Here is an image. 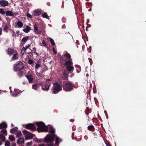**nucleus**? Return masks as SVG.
I'll return each instance as SVG.
<instances>
[{
  "label": "nucleus",
  "mask_w": 146,
  "mask_h": 146,
  "mask_svg": "<svg viewBox=\"0 0 146 146\" xmlns=\"http://www.w3.org/2000/svg\"><path fill=\"white\" fill-rule=\"evenodd\" d=\"M63 56L60 57V65L61 67L65 66L66 69L70 72H73L74 67L72 61L71 59V56L70 54L67 52L66 54H63Z\"/></svg>",
  "instance_id": "obj_1"
},
{
  "label": "nucleus",
  "mask_w": 146,
  "mask_h": 146,
  "mask_svg": "<svg viewBox=\"0 0 146 146\" xmlns=\"http://www.w3.org/2000/svg\"><path fill=\"white\" fill-rule=\"evenodd\" d=\"M74 85L71 82H63L62 87L64 90L66 92H69L71 91L73 89Z\"/></svg>",
  "instance_id": "obj_2"
},
{
  "label": "nucleus",
  "mask_w": 146,
  "mask_h": 146,
  "mask_svg": "<svg viewBox=\"0 0 146 146\" xmlns=\"http://www.w3.org/2000/svg\"><path fill=\"white\" fill-rule=\"evenodd\" d=\"M36 125L38 127L37 131L38 132L48 131V127L43 122H37L36 123Z\"/></svg>",
  "instance_id": "obj_3"
},
{
  "label": "nucleus",
  "mask_w": 146,
  "mask_h": 146,
  "mask_svg": "<svg viewBox=\"0 0 146 146\" xmlns=\"http://www.w3.org/2000/svg\"><path fill=\"white\" fill-rule=\"evenodd\" d=\"M62 90V88L60 85L57 82L54 83L52 87L51 92L54 94H57Z\"/></svg>",
  "instance_id": "obj_4"
},
{
  "label": "nucleus",
  "mask_w": 146,
  "mask_h": 146,
  "mask_svg": "<svg viewBox=\"0 0 146 146\" xmlns=\"http://www.w3.org/2000/svg\"><path fill=\"white\" fill-rule=\"evenodd\" d=\"M51 84V82H47V81H45L44 82H40L39 83V85L42 86V89L46 91L49 90Z\"/></svg>",
  "instance_id": "obj_5"
},
{
  "label": "nucleus",
  "mask_w": 146,
  "mask_h": 146,
  "mask_svg": "<svg viewBox=\"0 0 146 146\" xmlns=\"http://www.w3.org/2000/svg\"><path fill=\"white\" fill-rule=\"evenodd\" d=\"M24 64L21 62H19L15 64L14 69L16 71L22 70L24 67Z\"/></svg>",
  "instance_id": "obj_6"
},
{
  "label": "nucleus",
  "mask_w": 146,
  "mask_h": 146,
  "mask_svg": "<svg viewBox=\"0 0 146 146\" xmlns=\"http://www.w3.org/2000/svg\"><path fill=\"white\" fill-rule=\"evenodd\" d=\"M55 137L54 135L48 134L44 139V141L46 143L52 142Z\"/></svg>",
  "instance_id": "obj_7"
},
{
  "label": "nucleus",
  "mask_w": 146,
  "mask_h": 146,
  "mask_svg": "<svg viewBox=\"0 0 146 146\" xmlns=\"http://www.w3.org/2000/svg\"><path fill=\"white\" fill-rule=\"evenodd\" d=\"M23 133L24 135H25V139H32L33 137L32 134L26 130L23 131Z\"/></svg>",
  "instance_id": "obj_8"
},
{
  "label": "nucleus",
  "mask_w": 146,
  "mask_h": 146,
  "mask_svg": "<svg viewBox=\"0 0 146 146\" xmlns=\"http://www.w3.org/2000/svg\"><path fill=\"white\" fill-rule=\"evenodd\" d=\"M25 127L27 129H29L33 131H35L36 129L35 126L33 123H28L25 125Z\"/></svg>",
  "instance_id": "obj_9"
},
{
  "label": "nucleus",
  "mask_w": 146,
  "mask_h": 146,
  "mask_svg": "<svg viewBox=\"0 0 146 146\" xmlns=\"http://www.w3.org/2000/svg\"><path fill=\"white\" fill-rule=\"evenodd\" d=\"M6 51L7 52V54L10 56L12 55L15 52H17V51L13 48H8Z\"/></svg>",
  "instance_id": "obj_10"
},
{
  "label": "nucleus",
  "mask_w": 146,
  "mask_h": 146,
  "mask_svg": "<svg viewBox=\"0 0 146 146\" xmlns=\"http://www.w3.org/2000/svg\"><path fill=\"white\" fill-rule=\"evenodd\" d=\"M9 3L7 1L2 0L0 1V7H5L8 5Z\"/></svg>",
  "instance_id": "obj_11"
},
{
  "label": "nucleus",
  "mask_w": 146,
  "mask_h": 146,
  "mask_svg": "<svg viewBox=\"0 0 146 146\" xmlns=\"http://www.w3.org/2000/svg\"><path fill=\"white\" fill-rule=\"evenodd\" d=\"M10 27L11 25L9 24H8L7 23L4 24L3 28V31L4 32L7 33L8 32V30L9 29V28Z\"/></svg>",
  "instance_id": "obj_12"
},
{
  "label": "nucleus",
  "mask_w": 146,
  "mask_h": 146,
  "mask_svg": "<svg viewBox=\"0 0 146 146\" xmlns=\"http://www.w3.org/2000/svg\"><path fill=\"white\" fill-rule=\"evenodd\" d=\"M41 13V10L40 9H36L33 12V15L34 16H38L40 15Z\"/></svg>",
  "instance_id": "obj_13"
},
{
  "label": "nucleus",
  "mask_w": 146,
  "mask_h": 146,
  "mask_svg": "<svg viewBox=\"0 0 146 146\" xmlns=\"http://www.w3.org/2000/svg\"><path fill=\"white\" fill-rule=\"evenodd\" d=\"M26 77L28 79L29 82L30 83H32L33 82V78L32 75H28L26 76Z\"/></svg>",
  "instance_id": "obj_14"
},
{
  "label": "nucleus",
  "mask_w": 146,
  "mask_h": 146,
  "mask_svg": "<svg viewBox=\"0 0 146 146\" xmlns=\"http://www.w3.org/2000/svg\"><path fill=\"white\" fill-rule=\"evenodd\" d=\"M34 32L36 34H38L39 33V31L40 33V30L38 29L36 24H35L34 25Z\"/></svg>",
  "instance_id": "obj_15"
},
{
  "label": "nucleus",
  "mask_w": 146,
  "mask_h": 146,
  "mask_svg": "<svg viewBox=\"0 0 146 146\" xmlns=\"http://www.w3.org/2000/svg\"><path fill=\"white\" fill-rule=\"evenodd\" d=\"M7 127V124L5 122H3L0 124V129L3 128H6Z\"/></svg>",
  "instance_id": "obj_16"
},
{
  "label": "nucleus",
  "mask_w": 146,
  "mask_h": 146,
  "mask_svg": "<svg viewBox=\"0 0 146 146\" xmlns=\"http://www.w3.org/2000/svg\"><path fill=\"white\" fill-rule=\"evenodd\" d=\"M24 139L22 138H19L17 141V144L18 145L23 144L24 142Z\"/></svg>",
  "instance_id": "obj_17"
},
{
  "label": "nucleus",
  "mask_w": 146,
  "mask_h": 146,
  "mask_svg": "<svg viewBox=\"0 0 146 146\" xmlns=\"http://www.w3.org/2000/svg\"><path fill=\"white\" fill-rule=\"evenodd\" d=\"M19 55L17 53V52H15L13 55V56L11 58V59L13 60H15L19 58Z\"/></svg>",
  "instance_id": "obj_18"
},
{
  "label": "nucleus",
  "mask_w": 146,
  "mask_h": 146,
  "mask_svg": "<svg viewBox=\"0 0 146 146\" xmlns=\"http://www.w3.org/2000/svg\"><path fill=\"white\" fill-rule=\"evenodd\" d=\"M39 86H40L39 85V83L33 84L32 86V88L33 89L36 90H37L38 88L39 87Z\"/></svg>",
  "instance_id": "obj_19"
},
{
  "label": "nucleus",
  "mask_w": 146,
  "mask_h": 146,
  "mask_svg": "<svg viewBox=\"0 0 146 146\" xmlns=\"http://www.w3.org/2000/svg\"><path fill=\"white\" fill-rule=\"evenodd\" d=\"M5 14L7 16H13V12L12 11H5Z\"/></svg>",
  "instance_id": "obj_20"
},
{
  "label": "nucleus",
  "mask_w": 146,
  "mask_h": 146,
  "mask_svg": "<svg viewBox=\"0 0 146 146\" xmlns=\"http://www.w3.org/2000/svg\"><path fill=\"white\" fill-rule=\"evenodd\" d=\"M88 129L90 131H94L95 129L93 125H89L88 127Z\"/></svg>",
  "instance_id": "obj_21"
},
{
  "label": "nucleus",
  "mask_w": 146,
  "mask_h": 146,
  "mask_svg": "<svg viewBox=\"0 0 146 146\" xmlns=\"http://www.w3.org/2000/svg\"><path fill=\"white\" fill-rule=\"evenodd\" d=\"M49 133L52 134L54 133V129L52 126H50L49 127Z\"/></svg>",
  "instance_id": "obj_22"
},
{
  "label": "nucleus",
  "mask_w": 146,
  "mask_h": 146,
  "mask_svg": "<svg viewBox=\"0 0 146 146\" xmlns=\"http://www.w3.org/2000/svg\"><path fill=\"white\" fill-rule=\"evenodd\" d=\"M0 138L2 141H4L5 140V137L2 133H0Z\"/></svg>",
  "instance_id": "obj_23"
},
{
  "label": "nucleus",
  "mask_w": 146,
  "mask_h": 146,
  "mask_svg": "<svg viewBox=\"0 0 146 146\" xmlns=\"http://www.w3.org/2000/svg\"><path fill=\"white\" fill-rule=\"evenodd\" d=\"M30 30V27L28 26H26V28L23 29V31L26 33H28Z\"/></svg>",
  "instance_id": "obj_24"
},
{
  "label": "nucleus",
  "mask_w": 146,
  "mask_h": 146,
  "mask_svg": "<svg viewBox=\"0 0 146 146\" xmlns=\"http://www.w3.org/2000/svg\"><path fill=\"white\" fill-rule=\"evenodd\" d=\"M42 17L44 18H46L48 19H49L50 18L47 15V14L46 13H42Z\"/></svg>",
  "instance_id": "obj_25"
},
{
  "label": "nucleus",
  "mask_w": 146,
  "mask_h": 146,
  "mask_svg": "<svg viewBox=\"0 0 146 146\" xmlns=\"http://www.w3.org/2000/svg\"><path fill=\"white\" fill-rule=\"evenodd\" d=\"M9 139L11 141H15V138L13 135H10L9 137Z\"/></svg>",
  "instance_id": "obj_26"
},
{
  "label": "nucleus",
  "mask_w": 146,
  "mask_h": 146,
  "mask_svg": "<svg viewBox=\"0 0 146 146\" xmlns=\"http://www.w3.org/2000/svg\"><path fill=\"white\" fill-rule=\"evenodd\" d=\"M29 38V36L25 37L23 38L22 41L23 42H25L28 40Z\"/></svg>",
  "instance_id": "obj_27"
},
{
  "label": "nucleus",
  "mask_w": 146,
  "mask_h": 146,
  "mask_svg": "<svg viewBox=\"0 0 146 146\" xmlns=\"http://www.w3.org/2000/svg\"><path fill=\"white\" fill-rule=\"evenodd\" d=\"M7 130L5 129H3L0 131V133H2L3 134H4L5 135H7Z\"/></svg>",
  "instance_id": "obj_28"
},
{
  "label": "nucleus",
  "mask_w": 146,
  "mask_h": 146,
  "mask_svg": "<svg viewBox=\"0 0 146 146\" xmlns=\"http://www.w3.org/2000/svg\"><path fill=\"white\" fill-rule=\"evenodd\" d=\"M17 25L20 28L22 27L23 25V23L21 21H18L17 23Z\"/></svg>",
  "instance_id": "obj_29"
},
{
  "label": "nucleus",
  "mask_w": 146,
  "mask_h": 146,
  "mask_svg": "<svg viewBox=\"0 0 146 146\" xmlns=\"http://www.w3.org/2000/svg\"><path fill=\"white\" fill-rule=\"evenodd\" d=\"M60 140V141H61V140L58 137H57L56 138L55 143L56 145H57L59 144V140Z\"/></svg>",
  "instance_id": "obj_30"
},
{
  "label": "nucleus",
  "mask_w": 146,
  "mask_h": 146,
  "mask_svg": "<svg viewBox=\"0 0 146 146\" xmlns=\"http://www.w3.org/2000/svg\"><path fill=\"white\" fill-rule=\"evenodd\" d=\"M10 132L11 133L14 134L15 133H16L17 132V131L14 128H12L11 129Z\"/></svg>",
  "instance_id": "obj_31"
},
{
  "label": "nucleus",
  "mask_w": 146,
  "mask_h": 146,
  "mask_svg": "<svg viewBox=\"0 0 146 146\" xmlns=\"http://www.w3.org/2000/svg\"><path fill=\"white\" fill-rule=\"evenodd\" d=\"M0 13L3 15H4L5 13V11H4L3 9H0Z\"/></svg>",
  "instance_id": "obj_32"
},
{
  "label": "nucleus",
  "mask_w": 146,
  "mask_h": 146,
  "mask_svg": "<svg viewBox=\"0 0 146 146\" xmlns=\"http://www.w3.org/2000/svg\"><path fill=\"white\" fill-rule=\"evenodd\" d=\"M19 92H18L15 91L12 94V96L13 97H16L17 96Z\"/></svg>",
  "instance_id": "obj_33"
},
{
  "label": "nucleus",
  "mask_w": 146,
  "mask_h": 146,
  "mask_svg": "<svg viewBox=\"0 0 146 146\" xmlns=\"http://www.w3.org/2000/svg\"><path fill=\"white\" fill-rule=\"evenodd\" d=\"M22 135V134L21 132H19L17 133L16 137L17 138H19Z\"/></svg>",
  "instance_id": "obj_34"
},
{
  "label": "nucleus",
  "mask_w": 146,
  "mask_h": 146,
  "mask_svg": "<svg viewBox=\"0 0 146 146\" xmlns=\"http://www.w3.org/2000/svg\"><path fill=\"white\" fill-rule=\"evenodd\" d=\"M18 75L19 77H21L23 76V72L22 71H20L18 73Z\"/></svg>",
  "instance_id": "obj_35"
},
{
  "label": "nucleus",
  "mask_w": 146,
  "mask_h": 146,
  "mask_svg": "<svg viewBox=\"0 0 146 146\" xmlns=\"http://www.w3.org/2000/svg\"><path fill=\"white\" fill-rule=\"evenodd\" d=\"M50 41L51 43V44L52 45V46H54L55 45V42L54 40L52 38H50Z\"/></svg>",
  "instance_id": "obj_36"
},
{
  "label": "nucleus",
  "mask_w": 146,
  "mask_h": 146,
  "mask_svg": "<svg viewBox=\"0 0 146 146\" xmlns=\"http://www.w3.org/2000/svg\"><path fill=\"white\" fill-rule=\"evenodd\" d=\"M10 143L9 141H6L5 143V146H10Z\"/></svg>",
  "instance_id": "obj_37"
},
{
  "label": "nucleus",
  "mask_w": 146,
  "mask_h": 146,
  "mask_svg": "<svg viewBox=\"0 0 146 146\" xmlns=\"http://www.w3.org/2000/svg\"><path fill=\"white\" fill-rule=\"evenodd\" d=\"M62 21L63 23H65L66 21V18L65 17H63L62 19Z\"/></svg>",
  "instance_id": "obj_38"
},
{
  "label": "nucleus",
  "mask_w": 146,
  "mask_h": 146,
  "mask_svg": "<svg viewBox=\"0 0 146 146\" xmlns=\"http://www.w3.org/2000/svg\"><path fill=\"white\" fill-rule=\"evenodd\" d=\"M40 66H41L40 64L37 63L35 65V68L36 69H38Z\"/></svg>",
  "instance_id": "obj_39"
},
{
  "label": "nucleus",
  "mask_w": 146,
  "mask_h": 146,
  "mask_svg": "<svg viewBox=\"0 0 146 146\" xmlns=\"http://www.w3.org/2000/svg\"><path fill=\"white\" fill-rule=\"evenodd\" d=\"M36 74L37 76L39 77H42V74L40 73H38V72H36Z\"/></svg>",
  "instance_id": "obj_40"
},
{
  "label": "nucleus",
  "mask_w": 146,
  "mask_h": 146,
  "mask_svg": "<svg viewBox=\"0 0 146 146\" xmlns=\"http://www.w3.org/2000/svg\"><path fill=\"white\" fill-rule=\"evenodd\" d=\"M25 50H25V47H23L21 49V53L23 55L24 54Z\"/></svg>",
  "instance_id": "obj_41"
},
{
  "label": "nucleus",
  "mask_w": 146,
  "mask_h": 146,
  "mask_svg": "<svg viewBox=\"0 0 146 146\" xmlns=\"http://www.w3.org/2000/svg\"><path fill=\"white\" fill-rule=\"evenodd\" d=\"M26 15L27 17H29L31 19L32 18V15L28 13H27Z\"/></svg>",
  "instance_id": "obj_42"
},
{
  "label": "nucleus",
  "mask_w": 146,
  "mask_h": 146,
  "mask_svg": "<svg viewBox=\"0 0 146 146\" xmlns=\"http://www.w3.org/2000/svg\"><path fill=\"white\" fill-rule=\"evenodd\" d=\"M28 62L30 64H32L33 62V61L31 59H29L28 60Z\"/></svg>",
  "instance_id": "obj_43"
},
{
  "label": "nucleus",
  "mask_w": 146,
  "mask_h": 146,
  "mask_svg": "<svg viewBox=\"0 0 146 146\" xmlns=\"http://www.w3.org/2000/svg\"><path fill=\"white\" fill-rule=\"evenodd\" d=\"M63 74L64 75L66 76V78L64 79L65 80H66L67 79L68 77L67 74L66 72V71H64L63 72Z\"/></svg>",
  "instance_id": "obj_44"
},
{
  "label": "nucleus",
  "mask_w": 146,
  "mask_h": 146,
  "mask_svg": "<svg viewBox=\"0 0 146 146\" xmlns=\"http://www.w3.org/2000/svg\"><path fill=\"white\" fill-rule=\"evenodd\" d=\"M42 43V44H43V46L45 47H46V46H47V44L45 42L44 40H43Z\"/></svg>",
  "instance_id": "obj_45"
},
{
  "label": "nucleus",
  "mask_w": 146,
  "mask_h": 146,
  "mask_svg": "<svg viewBox=\"0 0 146 146\" xmlns=\"http://www.w3.org/2000/svg\"><path fill=\"white\" fill-rule=\"evenodd\" d=\"M52 52L54 54H56L57 53V51L55 50V49L53 48H52Z\"/></svg>",
  "instance_id": "obj_46"
},
{
  "label": "nucleus",
  "mask_w": 146,
  "mask_h": 146,
  "mask_svg": "<svg viewBox=\"0 0 146 146\" xmlns=\"http://www.w3.org/2000/svg\"><path fill=\"white\" fill-rule=\"evenodd\" d=\"M32 143V142H28L27 143V146H31V145Z\"/></svg>",
  "instance_id": "obj_47"
},
{
  "label": "nucleus",
  "mask_w": 146,
  "mask_h": 146,
  "mask_svg": "<svg viewBox=\"0 0 146 146\" xmlns=\"http://www.w3.org/2000/svg\"><path fill=\"white\" fill-rule=\"evenodd\" d=\"M30 50L33 52H32L33 53H34V52H35L36 51V48L35 47L33 48V49L32 50H31V49H30Z\"/></svg>",
  "instance_id": "obj_48"
},
{
  "label": "nucleus",
  "mask_w": 146,
  "mask_h": 146,
  "mask_svg": "<svg viewBox=\"0 0 146 146\" xmlns=\"http://www.w3.org/2000/svg\"><path fill=\"white\" fill-rule=\"evenodd\" d=\"M104 112L105 113L106 115V118L108 119V114H107V112H106V111L105 110L104 111Z\"/></svg>",
  "instance_id": "obj_49"
},
{
  "label": "nucleus",
  "mask_w": 146,
  "mask_h": 146,
  "mask_svg": "<svg viewBox=\"0 0 146 146\" xmlns=\"http://www.w3.org/2000/svg\"><path fill=\"white\" fill-rule=\"evenodd\" d=\"M12 33H13L12 36H16V35L15 34V32L13 30L12 31Z\"/></svg>",
  "instance_id": "obj_50"
},
{
  "label": "nucleus",
  "mask_w": 146,
  "mask_h": 146,
  "mask_svg": "<svg viewBox=\"0 0 146 146\" xmlns=\"http://www.w3.org/2000/svg\"><path fill=\"white\" fill-rule=\"evenodd\" d=\"M30 45H29L28 46H25V50H26L29 48L30 47Z\"/></svg>",
  "instance_id": "obj_51"
},
{
  "label": "nucleus",
  "mask_w": 146,
  "mask_h": 146,
  "mask_svg": "<svg viewBox=\"0 0 146 146\" xmlns=\"http://www.w3.org/2000/svg\"><path fill=\"white\" fill-rule=\"evenodd\" d=\"M51 81V78L50 79H46V81H47V82H49V81Z\"/></svg>",
  "instance_id": "obj_52"
},
{
  "label": "nucleus",
  "mask_w": 146,
  "mask_h": 146,
  "mask_svg": "<svg viewBox=\"0 0 146 146\" xmlns=\"http://www.w3.org/2000/svg\"><path fill=\"white\" fill-rule=\"evenodd\" d=\"M62 28L63 29H65L66 28V25L65 24H64L62 25Z\"/></svg>",
  "instance_id": "obj_53"
},
{
  "label": "nucleus",
  "mask_w": 146,
  "mask_h": 146,
  "mask_svg": "<svg viewBox=\"0 0 146 146\" xmlns=\"http://www.w3.org/2000/svg\"><path fill=\"white\" fill-rule=\"evenodd\" d=\"M36 55V56H38L39 54L38 53H37L36 51L35 52H34V53Z\"/></svg>",
  "instance_id": "obj_54"
},
{
  "label": "nucleus",
  "mask_w": 146,
  "mask_h": 146,
  "mask_svg": "<svg viewBox=\"0 0 146 146\" xmlns=\"http://www.w3.org/2000/svg\"><path fill=\"white\" fill-rule=\"evenodd\" d=\"M46 146H53V145L52 144L50 143L46 145Z\"/></svg>",
  "instance_id": "obj_55"
},
{
  "label": "nucleus",
  "mask_w": 146,
  "mask_h": 146,
  "mask_svg": "<svg viewBox=\"0 0 146 146\" xmlns=\"http://www.w3.org/2000/svg\"><path fill=\"white\" fill-rule=\"evenodd\" d=\"M46 4L48 6H50V3L49 2H47L46 3Z\"/></svg>",
  "instance_id": "obj_56"
},
{
  "label": "nucleus",
  "mask_w": 146,
  "mask_h": 146,
  "mask_svg": "<svg viewBox=\"0 0 146 146\" xmlns=\"http://www.w3.org/2000/svg\"><path fill=\"white\" fill-rule=\"evenodd\" d=\"M89 60L90 62V64H91L92 62V60L90 58H89Z\"/></svg>",
  "instance_id": "obj_57"
},
{
  "label": "nucleus",
  "mask_w": 146,
  "mask_h": 146,
  "mask_svg": "<svg viewBox=\"0 0 146 146\" xmlns=\"http://www.w3.org/2000/svg\"><path fill=\"white\" fill-rule=\"evenodd\" d=\"M12 146H16V144L15 143H12Z\"/></svg>",
  "instance_id": "obj_58"
},
{
  "label": "nucleus",
  "mask_w": 146,
  "mask_h": 146,
  "mask_svg": "<svg viewBox=\"0 0 146 146\" xmlns=\"http://www.w3.org/2000/svg\"><path fill=\"white\" fill-rule=\"evenodd\" d=\"M2 29L1 28H0V35L2 34Z\"/></svg>",
  "instance_id": "obj_59"
},
{
  "label": "nucleus",
  "mask_w": 146,
  "mask_h": 146,
  "mask_svg": "<svg viewBox=\"0 0 146 146\" xmlns=\"http://www.w3.org/2000/svg\"><path fill=\"white\" fill-rule=\"evenodd\" d=\"M74 121V119H71L70 120V121L71 122H73Z\"/></svg>",
  "instance_id": "obj_60"
},
{
  "label": "nucleus",
  "mask_w": 146,
  "mask_h": 146,
  "mask_svg": "<svg viewBox=\"0 0 146 146\" xmlns=\"http://www.w3.org/2000/svg\"><path fill=\"white\" fill-rule=\"evenodd\" d=\"M94 100L95 102H98L97 99L95 98H94Z\"/></svg>",
  "instance_id": "obj_61"
},
{
  "label": "nucleus",
  "mask_w": 146,
  "mask_h": 146,
  "mask_svg": "<svg viewBox=\"0 0 146 146\" xmlns=\"http://www.w3.org/2000/svg\"><path fill=\"white\" fill-rule=\"evenodd\" d=\"M107 146H110V145L109 143H106Z\"/></svg>",
  "instance_id": "obj_62"
},
{
  "label": "nucleus",
  "mask_w": 146,
  "mask_h": 146,
  "mask_svg": "<svg viewBox=\"0 0 146 146\" xmlns=\"http://www.w3.org/2000/svg\"><path fill=\"white\" fill-rule=\"evenodd\" d=\"M98 117L99 118V119L101 121H102V118L101 117L99 116V115H98Z\"/></svg>",
  "instance_id": "obj_63"
},
{
  "label": "nucleus",
  "mask_w": 146,
  "mask_h": 146,
  "mask_svg": "<svg viewBox=\"0 0 146 146\" xmlns=\"http://www.w3.org/2000/svg\"><path fill=\"white\" fill-rule=\"evenodd\" d=\"M39 146H46V145L44 144H41L40 145H39Z\"/></svg>",
  "instance_id": "obj_64"
}]
</instances>
